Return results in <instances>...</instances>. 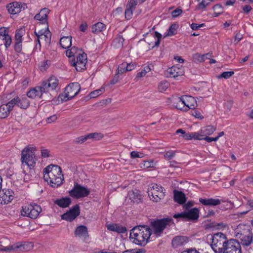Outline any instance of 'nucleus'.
Masks as SVG:
<instances>
[{
    "mask_svg": "<svg viewBox=\"0 0 253 253\" xmlns=\"http://www.w3.org/2000/svg\"><path fill=\"white\" fill-rule=\"evenodd\" d=\"M150 227L146 225H139L134 227L130 233V237L134 238L133 242L140 246H145L152 235Z\"/></svg>",
    "mask_w": 253,
    "mask_h": 253,
    "instance_id": "obj_1",
    "label": "nucleus"
},
{
    "mask_svg": "<svg viewBox=\"0 0 253 253\" xmlns=\"http://www.w3.org/2000/svg\"><path fill=\"white\" fill-rule=\"evenodd\" d=\"M174 224L173 220L171 217L161 219H152L149 226L151 229V234H154L157 237L162 236L164 230Z\"/></svg>",
    "mask_w": 253,
    "mask_h": 253,
    "instance_id": "obj_2",
    "label": "nucleus"
},
{
    "mask_svg": "<svg viewBox=\"0 0 253 253\" xmlns=\"http://www.w3.org/2000/svg\"><path fill=\"white\" fill-rule=\"evenodd\" d=\"M36 149L33 147H25L21 152V162L22 165L24 164L30 169V175L32 176L35 175V167L38 158L35 155Z\"/></svg>",
    "mask_w": 253,
    "mask_h": 253,
    "instance_id": "obj_3",
    "label": "nucleus"
},
{
    "mask_svg": "<svg viewBox=\"0 0 253 253\" xmlns=\"http://www.w3.org/2000/svg\"><path fill=\"white\" fill-rule=\"evenodd\" d=\"M211 247L215 253H222L225 251L229 242L226 235L221 232H218L211 235Z\"/></svg>",
    "mask_w": 253,
    "mask_h": 253,
    "instance_id": "obj_4",
    "label": "nucleus"
},
{
    "mask_svg": "<svg viewBox=\"0 0 253 253\" xmlns=\"http://www.w3.org/2000/svg\"><path fill=\"white\" fill-rule=\"evenodd\" d=\"M80 89V84L78 83H71L65 87L64 92L59 95L58 99L62 102L71 100L78 94Z\"/></svg>",
    "mask_w": 253,
    "mask_h": 253,
    "instance_id": "obj_5",
    "label": "nucleus"
},
{
    "mask_svg": "<svg viewBox=\"0 0 253 253\" xmlns=\"http://www.w3.org/2000/svg\"><path fill=\"white\" fill-rule=\"evenodd\" d=\"M42 211L41 207L37 204H28L22 207L21 215L31 219H36Z\"/></svg>",
    "mask_w": 253,
    "mask_h": 253,
    "instance_id": "obj_6",
    "label": "nucleus"
},
{
    "mask_svg": "<svg viewBox=\"0 0 253 253\" xmlns=\"http://www.w3.org/2000/svg\"><path fill=\"white\" fill-rule=\"evenodd\" d=\"M164 188L157 184H153L148 190V194L151 200L158 202L165 196Z\"/></svg>",
    "mask_w": 253,
    "mask_h": 253,
    "instance_id": "obj_7",
    "label": "nucleus"
},
{
    "mask_svg": "<svg viewBox=\"0 0 253 253\" xmlns=\"http://www.w3.org/2000/svg\"><path fill=\"white\" fill-rule=\"evenodd\" d=\"M90 193V190L87 188L81 185L77 182H75L74 187L69 192V195L77 199L87 196Z\"/></svg>",
    "mask_w": 253,
    "mask_h": 253,
    "instance_id": "obj_8",
    "label": "nucleus"
},
{
    "mask_svg": "<svg viewBox=\"0 0 253 253\" xmlns=\"http://www.w3.org/2000/svg\"><path fill=\"white\" fill-rule=\"evenodd\" d=\"M33 245L31 243L21 244L17 243L9 247H3L0 248V251L20 252L27 251L32 249Z\"/></svg>",
    "mask_w": 253,
    "mask_h": 253,
    "instance_id": "obj_9",
    "label": "nucleus"
},
{
    "mask_svg": "<svg viewBox=\"0 0 253 253\" xmlns=\"http://www.w3.org/2000/svg\"><path fill=\"white\" fill-rule=\"evenodd\" d=\"M179 102H181L185 106L187 107L185 111L189 109H194L197 107V103L196 99L191 96L188 95H184L180 97L176 98Z\"/></svg>",
    "mask_w": 253,
    "mask_h": 253,
    "instance_id": "obj_10",
    "label": "nucleus"
},
{
    "mask_svg": "<svg viewBox=\"0 0 253 253\" xmlns=\"http://www.w3.org/2000/svg\"><path fill=\"white\" fill-rule=\"evenodd\" d=\"M228 242L225 251L222 253H242L240 243L237 240L231 239Z\"/></svg>",
    "mask_w": 253,
    "mask_h": 253,
    "instance_id": "obj_11",
    "label": "nucleus"
},
{
    "mask_svg": "<svg viewBox=\"0 0 253 253\" xmlns=\"http://www.w3.org/2000/svg\"><path fill=\"white\" fill-rule=\"evenodd\" d=\"M80 214V209L79 205L76 204L73 206L68 211L61 215L62 219L68 221H72Z\"/></svg>",
    "mask_w": 253,
    "mask_h": 253,
    "instance_id": "obj_12",
    "label": "nucleus"
},
{
    "mask_svg": "<svg viewBox=\"0 0 253 253\" xmlns=\"http://www.w3.org/2000/svg\"><path fill=\"white\" fill-rule=\"evenodd\" d=\"M13 192L10 189H3L0 191V204H7L10 203L14 198Z\"/></svg>",
    "mask_w": 253,
    "mask_h": 253,
    "instance_id": "obj_13",
    "label": "nucleus"
},
{
    "mask_svg": "<svg viewBox=\"0 0 253 253\" xmlns=\"http://www.w3.org/2000/svg\"><path fill=\"white\" fill-rule=\"evenodd\" d=\"M74 234L75 237L81 239L84 241H86L89 238L87 228L84 225L78 226L76 228Z\"/></svg>",
    "mask_w": 253,
    "mask_h": 253,
    "instance_id": "obj_14",
    "label": "nucleus"
},
{
    "mask_svg": "<svg viewBox=\"0 0 253 253\" xmlns=\"http://www.w3.org/2000/svg\"><path fill=\"white\" fill-rule=\"evenodd\" d=\"M41 84L36 86L34 87L31 88L27 92V96L30 98L34 99L35 98H42V95L44 93Z\"/></svg>",
    "mask_w": 253,
    "mask_h": 253,
    "instance_id": "obj_15",
    "label": "nucleus"
},
{
    "mask_svg": "<svg viewBox=\"0 0 253 253\" xmlns=\"http://www.w3.org/2000/svg\"><path fill=\"white\" fill-rule=\"evenodd\" d=\"M52 81H43L41 84L44 93L48 92L50 90H55L58 86L59 84L58 80H54V82H51Z\"/></svg>",
    "mask_w": 253,
    "mask_h": 253,
    "instance_id": "obj_16",
    "label": "nucleus"
},
{
    "mask_svg": "<svg viewBox=\"0 0 253 253\" xmlns=\"http://www.w3.org/2000/svg\"><path fill=\"white\" fill-rule=\"evenodd\" d=\"M8 12L11 14H16L24 10L25 7L17 2H13L7 6Z\"/></svg>",
    "mask_w": 253,
    "mask_h": 253,
    "instance_id": "obj_17",
    "label": "nucleus"
},
{
    "mask_svg": "<svg viewBox=\"0 0 253 253\" xmlns=\"http://www.w3.org/2000/svg\"><path fill=\"white\" fill-rule=\"evenodd\" d=\"M188 239L186 236H178L174 237L172 240L171 244L173 248H177L183 246L188 242Z\"/></svg>",
    "mask_w": 253,
    "mask_h": 253,
    "instance_id": "obj_18",
    "label": "nucleus"
},
{
    "mask_svg": "<svg viewBox=\"0 0 253 253\" xmlns=\"http://www.w3.org/2000/svg\"><path fill=\"white\" fill-rule=\"evenodd\" d=\"M200 211L197 208L188 210L186 211L187 221H197L199 217Z\"/></svg>",
    "mask_w": 253,
    "mask_h": 253,
    "instance_id": "obj_19",
    "label": "nucleus"
},
{
    "mask_svg": "<svg viewBox=\"0 0 253 253\" xmlns=\"http://www.w3.org/2000/svg\"><path fill=\"white\" fill-rule=\"evenodd\" d=\"M54 203L59 207L66 208L69 207L72 203L71 199L68 197H62L54 201Z\"/></svg>",
    "mask_w": 253,
    "mask_h": 253,
    "instance_id": "obj_20",
    "label": "nucleus"
},
{
    "mask_svg": "<svg viewBox=\"0 0 253 253\" xmlns=\"http://www.w3.org/2000/svg\"><path fill=\"white\" fill-rule=\"evenodd\" d=\"M48 13L49 10L47 8H43L35 16L34 19L42 21V23H47V17Z\"/></svg>",
    "mask_w": 253,
    "mask_h": 253,
    "instance_id": "obj_21",
    "label": "nucleus"
},
{
    "mask_svg": "<svg viewBox=\"0 0 253 253\" xmlns=\"http://www.w3.org/2000/svg\"><path fill=\"white\" fill-rule=\"evenodd\" d=\"M108 230L118 233H125L127 230L126 227L117 224H110L106 226Z\"/></svg>",
    "mask_w": 253,
    "mask_h": 253,
    "instance_id": "obj_22",
    "label": "nucleus"
},
{
    "mask_svg": "<svg viewBox=\"0 0 253 253\" xmlns=\"http://www.w3.org/2000/svg\"><path fill=\"white\" fill-rule=\"evenodd\" d=\"M199 200L202 204L205 206H215L219 205L221 203L220 200L218 199L200 198Z\"/></svg>",
    "mask_w": 253,
    "mask_h": 253,
    "instance_id": "obj_23",
    "label": "nucleus"
},
{
    "mask_svg": "<svg viewBox=\"0 0 253 253\" xmlns=\"http://www.w3.org/2000/svg\"><path fill=\"white\" fill-rule=\"evenodd\" d=\"M174 200L180 205L184 204L186 201V197L185 194L179 191H174Z\"/></svg>",
    "mask_w": 253,
    "mask_h": 253,
    "instance_id": "obj_24",
    "label": "nucleus"
},
{
    "mask_svg": "<svg viewBox=\"0 0 253 253\" xmlns=\"http://www.w3.org/2000/svg\"><path fill=\"white\" fill-rule=\"evenodd\" d=\"M60 44L64 49L69 48L72 45V37L69 36L61 38Z\"/></svg>",
    "mask_w": 253,
    "mask_h": 253,
    "instance_id": "obj_25",
    "label": "nucleus"
},
{
    "mask_svg": "<svg viewBox=\"0 0 253 253\" xmlns=\"http://www.w3.org/2000/svg\"><path fill=\"white\" fill-rule=\"evenodd\" d=\"M99 133H90L84 136H81L77 138L74 142L76 143L82 144L84 142L88 139H93L95 136L98 135Z\"/></svg>",
    "mask_w": 253,
    "mask_h": 253,
    "instance_id": "obj_26",
    "label": "nucleus"
},
{
    "mask_svg": "<svg viewBox=\"0 0 253 253\" xmlns=\"http://www.w3.org/2000/svg\"><path fill=\"white\" fill-rule=\"evenodd\" d=\"M17 103L18 107L23 109H26L30 106V102L26 97L20 98L18 96Z\"/></svg>",
    "mask_w": 253,
    "mask_h": 253,
    "instance_id": "obj_27",
    "label": "nucleus"
},
{
    "mask_svg": "<svg viewBox=\"0 0 253 253\" xmlns=\"http://www.w3.org/2000/svg\"><path fill=\"white\" fill-rule=\"evenodd\" d=\"M179 70V68L173 66L169 68L166 74V77L169 78H175L179 76L180 74L178 71H177Z\"/></svg>",
    "mask_w": 253,
    "mask_h": 253,
    "instance_id": "obj_28",
    "label": "nucleus"
},
{
    "mask_svg": "<svg viewBox=\"0 0 253 253\" xmlns=\"http://www.w3.org/2000/svg\"><path fill=\"white\" fill-rule=\"evenodd\" d=\"M70 63L72 66L75 67L77 71H81L85 68L86 63L84 61L77 62L75 58L70 60Z\"/></svg>",
    "mask_w": 253,
    "mask_h": 253,
    "instance_id": "obj_29",
    "label": "nucleus"
},
{
    "mask_svg": "<svg viewBox=\"0 0 253 253\" xmlns=\"http://www.w3.org/2000/svg\"><path fill=\"white\" fill-rule=\"evenodd\" d=\"M106 28L105 24L101 22H97L92 26V32L94 34H98L104 31Z\"/></svg>",
    "mask_w": 253,
    "mask_h": 253,
    "instance_id": "obj_30",
    "label": "nucleus"
},
{
    "mask_svg": "<svg viewBox=\"0 0 253 253\" xmlns=\"http://www.w3.org/2000/svg\"><path fill=\"white\" fill-rule=\"evenodd\" d=\"M129 199L134 203H139L141 201V195L139 193L138 190L136 192L134 191H130L129 193Z\"/></svg>",
    "mask_w": 253,
    "mask_h": 253,
    "instance_id": "obj_31",
    "label": "nucleus"
},
{
    "mask_svg": "<svg viewBox=\"0 0 253 253\" xmlns=\"http://www.w3.org/2000/svg\"><path fill=\"white\" fill-rule=\"evenodd\" d=\"M10 111L4 104L0 106V119H3L7 118L10 114Z\"/></svg>",
    "mask_w": 253,
    "mask_h": 253,
    "instance_id": "obj_32",
    "label": "nucleus"
},
{
    "mask_svg": "<svg viewBox=\"0 0 253 253\" xmlns=\"http://www.w3.org/2000/svg\"><path fill=\"white\" fill-rule=\"evenodd\" d=\"M151 67H153L151 64L144 66L141 71L137 74L136 78H139L144 77L147 73L150 72L152 70Z\"/></svg>",
    "mask_w": 253,
    "mask_h": 253,
    "instance_id": "obj_33",
    "label": "nucleus"
},
{
    "mask_svg": "<svg viewBox=\"0 0 253 253\" xmlns=\"http://www.w3.org/2000/svg\"><path fill=\"white\" fill-rule=\"evenodd\" d=\"M62 174L61 173L58 174V176H56V177L54 179L53 178H51V181L50 182V185L51 186L53 187H57L58 186L61 185L63 183V179L61 178V176Z\"/></svg>",
    "mask_w": 253,
    "mask_h": 253,
    "instance_id": "obj_34",
    "label": "nucleus"
},
{
    "mask_svg": "<svg viewBox=\"0 0 253 253\" xmlns=\"http://www.w3.org/2000/svg\"><path fill=\"white\" fill-rule=\"evenodd\" d=\"M240 240L241 241V244L244 246H249L251 244L253 241V237L251 235H241L240 237Z\"/></svg>",
    "mask_w": 253,
    "mask_h": 253,
    "instance_id": "obj_35",
    "label": "nucleus"
},
{
    "mask_svg": "<svg viewBox=\"0 0 253 253\" xmlns=\"http://www.w3.org/2000/svg\"><path fill=\"white\" fill-rule=\"evenodd\" d=\"M125 41V39L123 38L122 36L118 35L113 42V45L116 48H121L123 46V43Z\"/></svg>",
    "mask_w": 253,
    "mask_h": 253,
    "instance_id": "obj_36",
    "label": "nucleus"
},
{
    "mask_svg": "<svg viewBox=\"0 0 253 253\" xmlns=\"http://www.w3.org/2000/svg\"><path fill=\"white\" fill-rule=\"evenodd\" d=\"M178 27V25L176 24H173L170 26L167 31V34L164 36V38L167 36H171L174 35L176 33V30Z\"/></svg>",
    "mask_w": 253,
    "mask_h": 253,
    "instance_id": "obj_37",
    "label": "nucleus"
},
{
    "mask_svg": "<svg viewBox=\"0 0 253 253\" xmlns=\"http://www.w3.org/2000/svg\"><path fill=\"white\" fill-rule=\"evenodd\" d=\"M105 91V87L102 86L100 88L91 91L86 97L88 98H95L102 94Z\"/></svg>",
    "mask_w": 253,
    "mask_h": 253,
    "instance_id": "obj_38",
    "label": "nucleus"
},
{
    "mask_svg": "<svg viewBox=\"0 0 253 253\" xmlns=\"http://www.w3.org/2000/svg\"><path fill=\"white\" fill-rule=\"evenodd\" d=\"M61 168L57 165H49L43 169V173H50L53 170L61 171Z\"/></svg>",
    "mask_w": 253,
    "mask_h": 253,
    "instance_id": "obj_39",
    "label": "nucleus"
},
{
    "mask_svg": "<svg viewBox=\"0 0 253 253\" xmlns=\"http://www.w3.org/2000/svg\"><path fill=\"white\" fill-rule=\"evenodd\" d=\"M156 165V163L153 160L144 161L141 164V167L144 169H148L150 168H154Z\"/></svg>",
    "mask_w": 253,
    "mask_h": 253,
    "instance_id": "obj_40",
    "label": "nucleus"
},
{
    "mask_svg": "<svg viewBox=\"0 0 253 253\" xmlns=\"http://www.w3.org/2000/svg\"><path fill=\"white\" fill-rule=\"evenodd\" d=\"M169 86V83L167 80H163L159 83L158 88L162 92L166 91Z\"/></svg>",
    "mask_w": 253,
    "mask_h": 253,
    "instance_id": "obj_41",
    "label": "nucleus"
},
{
    "mask_svg": "<svg viewBox=\"0 0 253 253\" xmlns=\"http://www.w3.org/2000/svg\"><path fill=\"white\" fill-rule=\"evenodd\" d=\"M51 34L47 28V30H45V34L40 37L41 40H43L46 43L49 44L51 42Z\"/></svg>",
    "mask_w": 253,
    "mask_h": 253,
    "instance_id": "obj_42",
    "label": "nucleus"
},
{
    "mask_svg": "<svg viewBox=\"0 0 253 253\" xmlns=\"http://www.w3.org/2000/svg\"><path fill=\"white\" fill-rule=\"evenodd\" d=\"M17 99L18 96H16L14 98L12 99L10 101L4 104L6 105L9 110L11 111L14 106L16 105L17 106Z\"/></svg>",
    "mask_w": 253,
    "mask_h": 253,
    "instance_id": "obj_43",
    "label": "nucleus"
},
{
    "mask_svg": "<svg viewBox=\"0 0 253 253\" xmlns=\"http://www.w3.org/2000/svg\"><path fill=\"white\" fill-rule=\"evenodd\" d=\"M50 65V61L46 60L42 62L39 65V69L42 72L45 71Z\"/></svg>",
    "mask_w": 253,
    "mask_h": 253,
    "instance_id": "obj_44",
    "label": "nucleus"
},
{
    "mask_svg": "<svg viewBox=\"0 0 253 253\" xmlns=\"http://www.w3.org/2000/svg\"><path fill=\"white\" fill-rule=\"evenodd\" d=\"M213 9L214 11V12L213 13L214 17H217L223 12V7L219 4L215 5L213 6Z\"/></svg>",
    "mask_w": 253,
    "mask_h": 253,
    "instance_id": "obj_45",
    "label": "nucleus"
},
{
    "mask_svg": "<svg viewBox=\"0 0 253 253\" xmlns=\"http://www.w3.org/2000/svg\"><path fill=\"white\" fill-rule=\"evenodd\" d=\"M76 57L77 60L76 61L79 62L80 61H81V62L82 61H84V62L86 63L87 55L84 52H82V51H80L79 54H78L77 55Z\"/></svg>",
    "mask_w": 253,
    "mask_h": 253,
    "instance_id": "obj_46",
    "label": "nucleus"
},
{
    "mask_svg": "<svg viewBox=\"0 0 253 253\" xmlns=\"http://www.w3.org/2000/svg\"><path fill=\"white\" fill-rule=\"evenodd\" d=\"M227 226V225L223 222L218 223L217 224H214L213 223H211L209 225V227H213L217 229H220L222 228H225Z\"/></svg>",
    "mask_w": 253,
    "mask_h": 253,
    "instance_id": "obj_47",
    "label": "nucleus"
},
{
    "mask_svg": "<svg viewBox=\"0 0 253 253\" xmlns=\"http://www.w3.org/2000/svg\"><path fill=\"white\" fill-rule=\"evenodd\" d=\"M204 128L207 136L212 134L216 130V128L212 126H208L206 127H204Z\"/></svg>",
    "mask_w": 253,
    "mask_h": 253,
    "instance_id": "obj_48",
    "label": "nucleus"
},
{
    "mask_svg": "<svg viewBox=\"0 0 253 253\" xmlns=\"http://www.w3.org/2000/svg\"><path fill=\"white\" fill-rule=\"evenodd\" d=\"M14 49L17 54L22 53V42H15L14 45Z\"/></svg>",
    "mask_w": 253,
    "mask_h": 253,
    "instance_id": "obj_49",
    "label": "nucleus"
},
{
    "mask_svg": "<svg viewBox=\"0 0 253 253\" xmlns=\"http://www.w3.org/2000/svg\"><path fill=\"white\" fill-rule=\"evenodd\" d=\"M234 74V72L233 71H226L224 72L222 74H221L220 75H219L217 78L218 79L220 78H224V79H227L231 77L233 74Z\"/></svg>",
    "mask_w": 253,
    "mask_h": 253,
    "instance_id": "obj_50",
    "label": "nucleus"
},
{
    "mask_svg": "<svg viewBox=\"0 0 253 253\" xmlns=\"http://www.w3.org/2000/svg\"><path fill=\"white\" fill-rule=\"evenodd\" d=\"M23 32L22 30H17L15 35V42H22Z\"/></svg>",
    "mask_w": 253,
    "mask_h": 253,
    "instance_id": "obj_51",
    "label": "nucleus"
},
{
    "mask_svg": "<svg viewBox=\"0 0 253 253\" xmlns=\"http://www.w3.org/2000/svg\"><path fill=\"white\" fill-rule=\"evenodd\" d=\"M154 37L157 38V41L155 42L154 46H159L162 38V35L158 32H155L154 33Z\"/></svg>",
    "mask_w": 253,
    "mask_h": 253,
    "instance_id": "obj_52",
    "label": "nucleus"
},
{
    "mask_svg": "<svg viewBox=\"0 0 253 253\" xmlns=\"http://www.w3.org/2000/svg\"><path fill=\"white\" fill-rule=\"evenodd\" d=\"M132 11L133 10L130 8L126 7L125 15V18L126 20H129L131 18L133 14Z\"/></svg>",
    "mask_w": 253,
    "mask_h": 253,
    "instance_id": "obj_53",
    "label": "nucleus"
},
{
    "mask_svg": "<svg viewBox=\"0 0 253 253\" xmlns=\"http://www.w3.org/2000/svg\"><path fill=\"white\" fill-rule=\"evenodd\" d=\"M173 217L174 218H182L184 220L187 221L186 211H183V212H181V213L174 214L173 215Z\"/></svg>",
    "mask_w": 253,
    "mask_h": 253,
    "instance_id": "obj_54",
    "label": "nucleus"
},
{
    "mask_svg": "<svg viewBox=\"0 0 253 253\" xmlns=\"http://www.w3.org/2000/svg\"><path fill=\"white\" fill-rule=\"evenodd\" d=\"M2 39V40L5 41L4 44L5 46V48L6 49L8 48L11 44L12 39H11V37L10 36H8L5 38H3Z\"/></svg>",
    "mask_w": 253,
    "mask_h": 253,
    "instance_id": "obj_55",
    "label": "nucleus"
},
{
    "mask_svg": "<svg viewBox=\"0 0 253 253\" xmlns=\"http://www.w3.org/2000/svg\"><path fill=\"white\" fill-rule=\"evenodd\" d=\"M127 72L126 67L125 63L124 62L120 64L118 67V74H121L124 72Z\"/></svg>",
    "mask_w": 253,
    "mask_h": 253,
    "instance_id": "obj_56",
    "label": "nucleus"
},
{
    "mask_svg": "<svg viewBox=\"0 0 253 253\" xmlns=\"http://www.w3.org/2000/svg\"><path fill=\"white\" fill-rule=\"evenodd\" d=\"M0 36L2 37V38L9 36L8 35V29L4 27L0 28Z\"/></svg>",
    "mask_w": 253,
    "mask_h": 253,
    "instance_id": "obj_57",
    "label": "nucleus"
},
{
    "mask_svg": "<svg viewBox=\"0 0 253 253\" xmlns=\"http://www.w3.org/2000/svg\"><path fill=\"white\" fill-rule=\"evenodd\" d=\"M175 154V152L173 151H170L167 152L164 155V157L166 160H171Z\"/></svg>",
    "mask_w": 253,
    "mask_h": 253,
    "instance_id": "obj_58",
    "label": "nucleus"
},
{
    "mask_svg": "<svg viewBox=\"0 0 253 253\" xmlns=\"http://www.w3.org/2000/svg\"><path fill=\"white\" fill-rule=\"evenodd\" d=\"M126 65V71H130L134 69L136 66V64L135 62H131L128 63L127 62H125Z\"/></svg>",
    "mask_w": 253,
    "mask_h": 253,
    "instance_id": "obj_59",
    "label": "nucleus"
},
{
    "mask_svg": "<svg viewBox=\"0 0 253 253\" xmlns=\"http://www.w3.org/2000/svg\"><path fill=\"white\" fill-rule=\"evenodd\" d=\"M182 12V9L180 7H178L171 12V15L172 17L175 18L180 15Z\"/></svg>",
    "mask_w": 253,
    "mask_h": 253,
    "instance_id": "obj_60",
    "label": "nucleus"
},
{
    "mask_svg": "<svg viewBox=\"0 0 253 253\" xmlns=\"http://www.w3.org/2000/svg\"><path fill=\"white\" fill-rule=\"evenodd\" d=\"M137 4V1L136 0H130L126 5V7L133 10L135 8V6Z\"/></svg>",
    "mask_w": 253,
    "mask_h": 253,
    "instance_id": "obj_61",
    "label": "nucleus"
},
{
    "mask_svg": "<svg viewBox=\"0 0 253 253\" xmlns=\"http://www.w3.org/2000/svg\"><path fill=\"white\" fill-rule=\"evenodd\" d=\"M130 156L131 158H142L143 157V154L136 152V151H132L130 153Z\"/></svg>",
    "mask_w": 253,
    "mask_h": 253,
    "instance_id": "obj_62",
    "label": "nucleus"
},
{
    "mask_svg": "<svg viewBox=\"0 0 253 253\" xmlns=\"http://www.w3.org/2000/svg\"><path fill=\"white\" fill-rule=\"evenodd\" d=\"M62 170L61 171H57V170H53L52 172H50L49 173L50 176V182L51 181V178L53 179L55 178L56 176H58V174L61 173Z\"/></svg>",
    "mask_w": 253,
    "mask_h": 253,
    "instance_id": "obj_63",
    "label": "nucleus"
},
{
    "mask_svg": "<svg viewBox=\"0 0 253 253\" xmlns=\"http://www.w3.org/2000/svg\"><path fill=\"white\" fill-rule=\"evenodd\" d=\"M233 101L232 100H227L224 102V108L227 110L230 111L233 106Z\"/></svg>",
    "mask_w": 253,
    "mask_h": 253,
    "instance_id": "obj_64",
    "label": "nucleus"
}]
</instances>
